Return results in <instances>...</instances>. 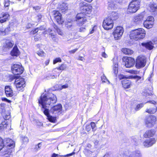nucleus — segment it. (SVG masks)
Instances as JSON below:
<instances>
[{
    "instance_id": "obj_12",
    "label": "nucleus",
    "mask_w": 157,
    "mask_h": 157,
    "mask_svg": "<svg viewBox=\"0 0 157 157\" xmlns=\"http://www.w3.org/2000/svg\"><path fill=\"white\" fill-rule=\"evenodd\" d=\"M156 141L155 138H152L146 140L143 142V146L146 147H148L152 146Z\"/></svg>"
},
{
    "instance_id": "obj_47",
    "label": "nucleus",
    "mask_w": 157,
    "mask_h": 157,
    "mask_svg": "<svg viewBox=\"0 0 157 157\" xmlns=\"http://www.w3.org/2000/svg\"><path fill=\"white\" fill-rule=\"evenodd\" d=\"M23 141L24 143L26 144L29 141V139L27 137H24L23 139Z\"/></svg>"
},
{
    "instance_id": "obj_21",
    "label": "nucleus",
    "mask_w": 157,
    "mask_h": 157,
    "mask_svg": "<svg viewBox=\"0 0 157 157\" xmlns=\"http://www.w3.org/2000/svg\"><path fill=\"white\" fill-rule=\"evenodd\" d=\"M108 17L110 18L111 19H112V21H113L118 18V14L115 11L110 12L108 14Z\"/></svg>"
},
{
    "instance_id": "obj_15",
    "label": "nucleus",
    "mask_w": 157,
    "mask_h": 157,
    "mask_svg": "<svg viewBox=\"0 0 157 157\" xmlns=\"http://www.w3.org/2000/svg\"><path fill=\"white\" fill-rule=\"evenodd\" d=\"M148 9L152 14H157V5L154 2H151L148 5Z\"/></svg>"
},
{
    "instance_id": "obj_53",
    "label": "nucleus",
    "mask_w": 157,
    "mask_h": 157,
    "mask_svg": "<svg viewBox=\"0 0 157 157\" xmlns=\"http://www.w3.org/2000/svg\"><path fill=\"white\" fill-rule=\"evenodd\" d=\"M36 124L39 126H42L43 125L42 123L39 121H36Z\"/></svg>"
},
{
    "instance_id": "obj_64",
    "label": "nucleus",
    "mask_w": 157,
    "mask_h": 157,
    "mask_svg": "<svg viewBox=\"0 0 157 157\" xmlns=\"http://www.w3.org/2000/svg\"><path fill=\"white\" fill-rule=\"evenodd\" d=\"M93 0H84V1L88 2H91Z\"/></svg>"
},
{
    "instance_id": "obj_4",
    "label": "nucleus",
    "mask_w": 157,
    "mask_h": 157,
    "mask_svg": "<svg viewBox=\"0 0 157 157\" xmlns=\"http://www.w3.org/2000/svg\"><path fill=\"white\" fill-rule=\"evenodd\" d=\"M145 34V31L144 29L139 28L131 31L129 36L131 39L137 40L143 39Z\"/></svg>"
},
{
    "instance_id": "obj_9",
    "label": "nucleus",
    "mask_w": 157,
    "mask_h": 157,
    "mask_svg": "<svg viewBox=\"0 0 157 157\" xmlns=\"http://www.w3.org/2000/svg\"><path fill=\"white\" fill-rule=\"evenodd\" d=\"M14 84L18 90H21L25 86V82L24 78H21L15 79Z\"/></svg>"
},
{
    "instance_id": "obj_36",
    "label": "nucleus",
    "mask_w": 157,
    "mask_h": 157,
    "mask_svg": "<svg viewBox=\"0 0 157 157\" xmlns=\"http://www.w3.org/2000/svg\"><path fill=\"white\" fill-rule=\"evenodd\" d=\"M4 4L6 8L8 7L10 5V0H4ZM6 9L8 10V8H6Z\"/></svg>"
},
{
    "instance_id": "obj_7",
    "label": "nucleus",
    "mask_w": 157,
    "mask_h": 157,
    "mask_svg": "<svg viewBox=\"0 0 157 157\" xmlns=\"http://www.w3.org/2000/svg\"><path fill=\"white\" fill-rule=\"evenodd\" d=\"M146 62V59L144 56H139L136 59V67L138 68L143 67L145 66Z\"/></svg>"
},
{
    "instance_id": "obj_2",
    "label": "nucleus",
    "mask_w": 157,
    "mask_h": 157,
    "mask_svg": "<svg viewBox=\"0 0 157 157\" xmlns=\"http://www.w3.org/2000/svg\"><path fill=\"white\" fill-rule=\"evenodd\" d=\"M79 9L82 13H78L76 17V21L77 25L80 26L86 24L88 21L87 18L88 16L86 14H90L91 12L92 6L84 2H82L79 4Z\"/></svg>"
},
{
    "instance_id": "obj_62",
    "label": "nucleus",
    "mask_w": 157,
    "mask_h": 157,
    "mask_svg": "<svg viewBox=\"0 0 157 157\" xmlns=\"http://www.w3.org/2000/svg\"><path fill=\"white\" fill-rule=\"evenodd\" d=\"M83 58H84L83 57L80 56L78 57V59L79 60H81V61H83Z\"/></svg>"
},
{
    "instance_id": "obj_49",
    "label": "nucleus",
    "mask_w": 157,
    "mask_h": 157,
    "mask_svg": "<svg viewBox=\"0 0 157 157\" xmlns=\"http://www.w3.org/2000/svg\"><path fill=\"white\" fill-rule=\"evenodd\" d=\"M57 32L60 35H63V33L62 31L59 29H57Z\"/></svg>"
},
{
    "instance_id": "obj_3",
    "label": "nucleus",
    "mask_w": 157,
    "mask_h": 157,
    "mask_svg": "<svg viewBox=\"0 0 157 157\" xmlns=\"http://www.w3.org/2000/svg\"><path fill=\"white\" fill-rule=\"evenodd\" d=\"M5 147H4L5 151L4 156L5 157H10L12 152L13 148L15 146L14 142L12 139L9 138H6L4 142Z\"/></svg>"
},
{
    "instance_id": "obj_27",
    "label": "nucleus",
    "mask_w": 157,
    "mask_h": 157,
    "mask_svg": "<svg viewBox=\"0 0 157 157\" xmlns=\"http://www.w3.org/2000/svg\"><path fill=\"white\" fill-rule=\"evenodd\" d=\"M9 15L7 13H4L2 15V16L0 17V21L1 23L5 22L8 19Z\"/></svg>"
},
{
    "instance_id": "obj_42",
    "label": "nucleus",
    "mask_w": 157,
    "mask_h": 157,
    "mask_svg": "<svg viewBox=\"0 0 157 157\" xmlns=\"http://www.w3.org/2000/svg\"><path fill=\"white\" fill-rule=\"evenodd\" d=\"M101 80L103 82H105L106 81L108 82L109 83V82L106 78V77L104 74L101 76Z\"/></svg>"
},
{
    "instance_id": "obj_13",
    "label": "nucleus",
    "mask_w": 157,
    "mask_h": 157,
    "mask_svg": "<svg viewBox=\"0 0 157 157\" xmlns=\"http://www.w3.org/2000/svg\"><path fill=\"white\" fill-rule=\"evenodd\" d=\"M53 15L58 24H61L63 22V21L62 19V15L59 11L54 10L53 11Z\"/></svg>"
},
{
    "instance_id": "obj_58",
    "label": "nucleus",
    "mask_w": 157,
    "mask_h": 157,
    "mask_svg": "<svg viewBox=\"0 0 157 157\" xmlns=\"http://www.w3.org/2000/svg\"><path fill=\"white\" fill-rule=\"evenodd\" d=\"M38 31V28H36V29H35L33 30V33L34 34H35L36 33H37Z\"/></svg>"
},
{
    "instance_id": "obj_32",
    "label": "nucleus",
    "mask_w": 157,
    "mask_h": 157,
    "mask_svg": "<svg viewBox=\"0 0 157 157\" xmlns=\"http://www.w3.org/2000/svg\"><path fill=\"white\" fill-rule=\"evenodd\" d=\"M108 8L109 9H114L116 8L114 2H109L108 6Z\"/></svg>"
},
{
    "instance_id": "obj_30",
    "label": "nucleus",
    "mask_w": 157,
    "mask_h": 157,
    "mask_svg": "<svg viewBox=\"0 0 157 157\" xmlns=\"http://www.w3.org/2000/svg\"><path fill=\"white\" fill-rule=\"evenodd\" d=\"M113 61L114 66H113V71L114 74L116 75L118 73V65L117 64V61L115 62H114L115 59H113Z\"/></svg>"
},
{
    "instance_id": "obj_40",
    "label": "nucleus",
    "mask_w": 157,
    "mask_h": 157,
    "mask_svg": "<svg viewBox=\"0 0 157 157\" xmlns=\"http://www.w3.org/2000/svg\"><path fill=\"white\" fill-rule=\"evenodd\" d=\"M154 18L152 16H148L146 20L145 21H151L154 22Z\"/></svg>"
},
{
    "instance_id": "obj_17",
    "label": "nucleus",
    "mask_w": 157,
    "mask_h": 157,
    "mask_svg": "<svg viewBox=\"0 0 157 157\" xmlns=\"http://www.w3.org/2000/svg\"><path fill=\"white\" fill-rule=\"evenodd\" d=\"M14 42L10 40H6L3 45V50L7 51L13 46Z\"/></svg>"
},
{
    "instance_id": "obj_6",
    "label": "nucleus",
    "mask_w": 157,
    "mask_h": 157,
    "mask_svg": "<svg viewBox=\"0 0 157 157\" xmlns=\"http://www.w3.org/2000/svg\"><path fill=\"white\" fill-rule=\"evenodd\" d=\"M113 25L112 19L108 17L104 19L103 22V27L106 30H108L113 28Z\"/></svg>"
},
{
    "instance_id": "obj_25",
    "label": "nucleus",
    "mask_w": 157,
    "mask_h": 157,
    "mask_svg": "<svg viewBox=\"0 0 157 157\" xmlns=\"http://www.w3.org/2000/svg\"><path fill=\"white\" fill-rule=\"evenodd\" d=\"M10 54L12 56H17L19 54V51L16 45L14 46Z\"/></svg>"
},
{
    "instance_id": "obj_18",
    "label": "nucleus",
    "mask_w": 157,
    "mask_h": 157,
    "mask_svg": "<svg viewBox=\"0 0 157 157\" xmlns=\"http://www.w3.org/2000/svg\"><path fill=\"white\" fill-rule=\"evenodd\" d=\"M5 92L7 97H11L13 95V92L11 87L9 86H7L5 87Z\"/></svg>"
},
{
    "instance_id": "obj_50",
    "label": "nucleus",
    "mask_w": 157,
    "mask_h": 157,
    "mask_svg": "<svg viewBox=\"0 0 157 157\" xmlns=\"http://www.w3.org/2000/svg\"><path fill=\"white\" fill-rule=\"evenodd\" d=\"M86 29L85 27H82L79 28V31L80 32H84L85 31Z\"/></svg>"
},
{
    "instance_id": "obj_55",
    "label": "nucleus",
    "mask_w": 157,
    "mask_h": 157,
    "mask_svg": "<svg viewBox=\"0 0 157 157\" xmlns=\"http://www.w3.org/2000/svg\"><path fill=\"white\" fill-rule=\"evenodd\" d=\"M62 87L63 89L67 88L68 87V85L66 84L65 85H62Z\"/></svg>"
},
{
    "instance_id": "obj_33",
    "label": "nucleus",
    "mask_w": 157,
    "mask_h": 157,
    "mask_svg": "<svg viewBox=\"0 0 157 157\" xmlns=\"http://www.w3.org/2000/svg\"><path fill=\"white\" fill-rule=\"evenodd\" d=\"M59 70L58 68H56L54 69L53 70V74H54V75H52L53 76H57V75H58V76H59L61 73L60 72H59Z\"/></svg>"
},
{
    "instance_id": "obj_61",
    "label": "nucleus",
    "mask_w": 157,
    "mask_h": 157,
    "mask_svg": "<svg viewBox=\"0 0 157 157\" xmlns=\"http://www.w3.org/2000/svg\"><path fill=\"white\" fill-rule=\"evenodd\" d=\"M50 60L49 59L47 60L45 62V64L46 65H47L49 63Z\"/></svg>"
},
{
    "instance_id": "obj_22",
    "label": "nucleus",
    "mask_w": 157,
    "mask_h": 157,
    "mask_svg": "<svg viewBox=\"0 0 157 157\" xmlns=\"http://www.w3.org/2000/svg\"><path fill=\"white\" fill-rule=\"evenodd\" d=\"M155 134L154 130H148L144 134L143 136L145 138H149L153 136Z\"/></svg>"
},
{
    "instance_id": "obj_48",
    "label": "nucleus",
    "mask_w": 157,
    "mask_h": 157,
    "mask_svg": "<svg viewBox=\"0 0 157 157\" xmlns=\"http://www.w3.org/2000/svg\"><path fill=\"white\" fill-rule=\"evenodd\" d=\"M91 126L90 125H86V130L87 132L90 131L91 130Z\"/></svg>"
},
{
    "instance_id": "obj_20",
    "label": "nucleus",
    "mask_w": 157,
    "mask_h": 157,
    "mask_svg": "<svg viewBox=\"0 0 157 157\" xmlns=\"http://www.w3.org/2000/svg\"><path fill=\"white\" fill-rule=\"evenodd\" d=\"M154 44L151 41L141 43V45L149 50H152L154 48Z\"/></svg>"
},
{
    "instance_id": "obj_54",
    "label": "nucleus",
    "mask_w": 157,
    "mask_h": 157,
    "mask_svg": "<svg viewBox=\"0 0 157 157\" xmlns=\"http://www.w3.org/2000/svg\"><path fill=\"white\" fill-rule=\"evenodd\" d=\"M101 56L103 57L106 58L107 57V55L105 54V52H103L102 53Z\"/></svg>"
},
{
    "instance_id": "obj_28",
    "label": "nucleus",
    "mask_w": 157,
    "mask_h": 157,
    "mask_svg": "<svg viewBox=\"0 0 157 157\" xmlns=\"http://www.w3.org/2000/svg\"><path fill=\"white\" fill-rule=\"evenodd\" d=\"M154 22L145 21L144 23V26L147 29L151 28L152 27Z\"/></svg>"
},
{
    "instance_id": "obj_59",
    "label": "nucleus",
    "mask_w": 157,
    "mask_h": 157,
    "mask_svg": "<svg viewBox=\"0 0 157 157\" xmlns=\"http://www.w3.org/2000/svg\"><path fill=\"white\" fill-rule=\"evenodd\" d=\"M128 72L132 74H135L136 72V71L132 70H129Z\"/></svg>"
},
{
    "instance_id": "obj_60",
    "label": "nucleus",
    "mask_w": 157,
    "mask_h": 157,
    "mask_svg": "<svg viewBox=\"0 0 157 157\" xmlns=\"http://www.w3.org/2000/svg\"><path fill=\"white\" fill-rule=\"evenodd\" d=\"M94 28H95V26H94V27H93L92 29H91V30L90 32V34L93 33H94Z\"/></svg>"
},
{
    "instance_id": "obj_57",
    "label": "nucleus",
    "mask_w": 157,
    "mask_h": 157,
    "mask_svg": "<svg viewBox=\"0 0 157 157\" xmlns=\"http://www.w3.org/2000/svg\"><path fill=\"white\" fill-rule=\"evenodd\" d=\"M75 154V152H73L71 153L67 154V155H66L64 156H65V157L66 156H72V155H73Z\"/></svg>"
},
{
    "instance_id": "obj_46",
    "label": "nucleus",
    "mask_w": 157,
    "mask_h": 157,
    "mask_svg": "<svg viewBox=\"0 0 157 157\" xmlns=\"http://www.w3.org/2000/svg\"><path fill=\"white\" fill-rule=\"evenodd\" d=\"M37 54L40 56H44V52L43 51H37Z\"/></svg>"
},
{
    "instance_id": "obj_10",
    "label": "nucleus",
    "mask_w": 157,
    "mask_h": 157,
    "mask_svg": "<svg viewBox=\"0 0 157 157\" xmlns=\"http://www.w3.org/2000/svg\"><path fill=\"white\" fill-rule=\"evenodd\" d=\"M124 32L123 28L121 26H118L116 27L113 32V36L115 40H118L122 36Z\"/></svg>"
},
{
    "instance_id": "obj_43",
    "label": "nucleus",
    "mask_w": 157,
    "mask_h": 157,
    "mask_svg": "<svg viewBox=\"0 0 157 157\" xmlns=\"http://www.w3.org/2000/svg\"><path fill=\"white\" fill-rule=\"evenodd\" d=\"M90 126L91 128H92L93 131H94L96 130L95 129V127L96 126L95 123L94 122H91L90 123Z\"/></svg>"
},
{
    "instance_id": "obj_19",
    "label": "nucleus",
    "mask_w": 157,
    "mask_h": 157,
    "mask_svg": "<svg viewBox=\"0 0 157 157\" xmlns=\"http://www.w3.org/2000/svg\"><path fill=\"white\" fill-rule=\"evenodd\" d=\"M148 102L153 104V107L147 109L146 112L152 114L155 113L157 109L156 107L154 105L156 103V102L154 101H150Z\"/></svg>"
},
{
    "instance_id": "obj_14",
    "label": "nucleus",
    "mask_w": 157,
    "mask_h": 157,
    "mask_svg": "<svg viewBox=\"0 0 157 157\" xmlns=\"http://www.w3.org/2000/svg\"><path fill=\"white\" fill-rule=\"evenodd\" d=\"M156 121V118L155 116H151L149 117L146 121V126L148 128L152 127L155 124Z\"/></svg>"
},
{
    "instance_id": "obj_35",
    "label": "nucleus",
    "mask_w": 157,
    "mask_h": 157,
    "mask_svg": "<svg viewBox=\"0 0 157 157\" xmlns=\"http://www.w3.org/2000/svg\"><path fill=\"white\" fill-rule=\"evenodd\" d=\"M67 68V65L66 64H62L58 68L59 70L63 71L66 69Z\"/></svg>"
},
{
    "instance_id": "obj_26",
    "label": "nucleus",
    "mask_w": 157,
    "mask_h": 157,
    "mask_svg": "<svg viewBox=\"0 0 157 157\" xmlns=\"http://www.w3.org/2000/svg\"><path fill=\"white\" fill-rule=\"evenodd\" d=\"M58 8L62 12H64L67 10V5L66 3H63L59 6Z\"/></svg>"
},
{
    "instance_id": "obj_1",
    "label": "nucleus",
    "mask_w": 157,
    "mask_h": 157,
    "mask_svg": "<svg viewBox=\"0 0 157 157\" xmlns=\"http://www.w3.org/2000/svg\"><path fill=\"white\" fill-rule=\"evenodd\" d=\"M57 100L56 97L53 94H51L50 95H48L45 94H42L38 100L39 105L42 106L43 111L44 114L47 117L48 120L50 122H55L56 120V117H52L50 114L59 115L61 113L62 105L59 104L52 107L50 109L47 108L51 106L55 103Z\"/></svg>"
},
{
    "instance_id": "obj_31",
    "label": "nucleus",
    "mask_w": 157,
    "mask_h": 157,
    "mask_svg": "<svg viewBox=\"0 0 157 157\" xmlns=\"http://www.w3.org/2000/svg\"><path fill=\"white\" fill-rule=\"evenodd\" d=\"M7 120H4L0 124V132L3 130L5 128H6L8 125Z\"/></svg>"
},
{
    "instance_id": "obj_5",
    "label": "nucleus",
    "mask_w": 157,
    "mask_h": 157,
    "mask_svg": "<svg viewBox=\"0 0 157 157\" xmlns=\"http://www.w3.org/2000/svg\"><path fill=\"white\" fill-rule=\"evenodd\" d=\"M140 3V1L139 0H132L129 5L127 13L129 14L135 13L139 9Z\"/></svg>"
},
{
    "instance_id": "obj_11",
    "label": "nucleus",
    "mask_w": 157,
    "mask_h": 157,
    "mask_svg": "<svg viewBox=\"0 0 157 157\" xmlns=\"http://www.w3.org/2000/svg\"><path fill=\"white\" fill-rule=\"evenodd\" d=\"M123 60L125 62V66L126 67L130 68L132 67L135 64V60L134 59L131 57L124 58Z\"/></svg>"
},
{
    "instance_id": "obj_23",
    "label": "nucleus",
    "mask_w": 157,
    "mask_h": 157,
    "mask_svg": "<svg viewBox=\"0 0 157 157\" xmlns=\"http://www.w3.org/2000/svg\"><path fill=\"white\" fill-rule=\"evenodd\" d=\"M142 154L139 150H136L131 152L128 157H141Z\"/></svg>"
},
{
    "instance_id": "obj_16",
    "label": "nucleus",
    "mask_w": 157,
    "mask_h": 157,
    "mask_svg": "<svg viewBox=\"0 0 157 157\" xmlns=\"http://www.w3.org/2000/svg\"><path fill=\"white\" fill-rule=\"evenodd\" d=\"M144 18V15L143 14H140L135 16L133 17V20L136 24H139L143 22Z\"/></svg>"
},
{
    "instance_id": "obj_24",
    "label": "nucleus",
    "mask_w": 157,
    "mask_h": 157,
    "mask_svg": "<svg viewBox=\"0 0 157 157\" xmlns=\"http://www.w3.org/2000/svg\"><path fill=\"white\" fill-rule=\"evenodd\" d=\"M122 85L124 88H129L130 87L132 83L130 81L126 79L122 81Z\"/></svg>"
},
{
    "instance_id": "obj_52",
    "label": "nucleus",
    "mask_w": 157,
    "mask_h": 157,
    "mask_svg": "<svg viewBox=\"0 0 157 157\" xmlns=\"http://www.w3.org/2000/svg\"><path fill=\"white\" fill-rule=\"evenodd\" d=\"M60 155L58 154H56L55 153H53L51 157H57L59 156H60Z\"/></svg>"
},
{
    "instance_id": "obj_37",
    "label": "nucleus",
    "mask_w": 157,
    "mask_h": 157,
    "mask_svg": "<svg viewBox=\"0 0 157 157\" xmlns=\"http://www.w3.org/2000/svg\"><path fill=\"white\" fill-rule=\"evenodd\" d=\"M144 105V104L143 103L139 104L136 105L135 109L136 111L139 110Z\"/></svg>"
},
{
    "instance_id": "obj_34",
    "label": "nucleus",
    "mask_w": 157,
    "mask_h": 157,
    "mask_svg": "<svg viewBox=\"0 0 157 157\" xmlns=\"http://www.w3.org/2000/svg\"><path fill=\"white\" fill-rule=\"evenodd\" d=\"M72 21L69 22L68 21L65 23V26L68 29H70L72 26Z\"/></svg>"
},
{
    "instance_id": "obj_29",
    "label": "nucleus",
    "mask_w": 157,
    "mask_h": 157,
    "mask_svg": "<svg viewBox=\"0 0 157 157\" xmlns=\"http://www.w3.org/2000/svg\"><path fill=\"white\" fill-rule=\"evenodd\" d=\"M122 52L126 55H131L133 53V51L131 49L127 48H124L122 49Z\"/></svg>"
},
{
    "instance_id": "obj_38",
    "label": "nucleus",
    "mask_w": 157,
    "mask_h": 157,
    "mask_svg": "<svg viewBox=\"0 0 157 157\" xmlns=\"http://www.w3.org/2000/svg\"><path fill=\"white\" fill-rule=\"evenodd\" d=\"M4 146V142H3V140L0 137V151L2 149Z\"/></svg>"
},
{
    "instance_id": "obj_56",
    "label": "nucleus",
    "mask_w": 157,
    "mask_h": 157,
    "mask_svg": "<svg viewBox=\"0 0 157 157\" xmlns=\"http://www.w3.org/2000/svg\"><path fill=\"white\" fill-rule=\"evenodd\" d=\"M38 29L41 30H43L45 29V27L43 26H41L39 27H38Z\"/></svg>"
},
{
    "instance_id": "obj_44",
    "label": "nucleus",
    "mask_w": 157,
    "mask_h": 157,
    "mask_svg": "<svg viewBox=\"0 0 157 157\" xmlns=\"http://www.w3.org/2000/svg\"><path fill=\"white\" fill-rule=\"evenodd\" d=\"M41 146V143H39L37 145L35 146V149L36 150H38L40 149V147Z\"/></svg>"
},
{
    "instance_id": "obj_45",
    "label": "nucleus",
    "mask_w": 157,
    "mask_h": 157,
    "mask_svg": "<svg viewBox=\"0 0 157 157\" xmlns=\"http://www.w3.org/2000/svg\"><path fill=\"white\" fill-rule=\"evenodd\" d=\"M133 78L136 79V81L137 82L139 81V80L142 78V77L140 76H139L138 75H136L135 76H134L133 77Z\"/></svg>"
},
{
    "instance_id": "obj_63",
    "label": "nucleus",
    "mask_w": 157,
    "mask_h": 157,
    "mask_svg": "<svg viewBox=\"0 0 157 157\" xmlns=\"http://www.w3.org/2000/svg\"><path fill=\"white\" fill-rule=\"evenodd\" d=\"M120 78H126V77L125 76H124V75H121Z\"/></svg>"
},
{
    "instance_id": "obj_51",
    "label": "nucleus",
    "mask_w": 157,
    "mask_h": 157,
    "mask_svg": "<svg viewBox=\"0 0 157 157\" xmlns=\"http://www.w3.org/2000/svg\"><path fill=\"white\" fill-rule=\"evenodd\" d=\"M78 50V48H76L74 49L73 50H71L69 51V52L71 53H75L77 50Z\"/></svg>"
},
{
    "instance_id": "obj_39",
    "label": "nucleus",
    "mask_w": 157,
    "mask_h": 157,
    "mask_svg": "<svg viewBox=\"0 0 157 157\" xmlns=\"http://www.w3.org/2000/svg\"><path fill=\"white\" fill-rule=\"evenodd\" d=\"M150 93L148 90H145L142 93V95L145 96H147L150 95Z\"/></svg>"
},
{
    "instance_id": "obj_8",
    "label": "nucleus",
    "mask_w": 157,
    "mask_h": 157,
    "mask_svg": "<svg viewBox=\"0 0 157 157\" xmlns=\"http://www.w3.org/2000/svg\"><path fill=\"white\" fill-rule=\"evenodd\" d=\"M12 71L14 75H19L23 72V68L21 65L15 64L12 66Z\"/></svg>"
},
{
    "instance_id": "obj_41",
    "label": "nucleus",
    "mask_w": 157,
    "mask_h": 157,
    "mask_svg": "<svg viewBox=\"0 0 157 157\" xmlns=\"http://www.w3.org/2000/svg\"><path fill=\"white\" fill-rule=\"evenodd\" d=\"M61 59L60 58H57L53 60V63L54 64H55L57 62H61Z\"/></svg>"
}]
</instances>
